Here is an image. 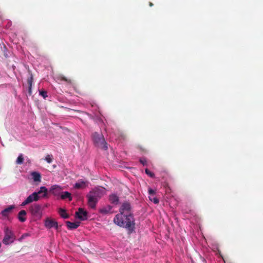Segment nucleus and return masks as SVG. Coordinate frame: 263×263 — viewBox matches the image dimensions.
I'll return each instance as SVG.
<instances>
[{
    "label": "nucleus",
    "mask_w": 263,
    "mask_h": 263,
    "mask_svg": "<svg viewBox=\"0 0 263 263\" xmlns=\"http://www.w3.org/2000/svg\"><path fill=\"white\" fill-rule=\"evenodd\" d=\"M117 225L125 228L129 231L135 228V220L132 211L130 204L128 202H124L120 208V213L116 215L114 219Z\"/></svg>",
    "instance_id": "nucleus-1"
},
{
    "label": "nucleus",
    "mask_w": 263,
    "mask_h": 263,
    "mask_svg": "<svg viewBox=\"0 0 263 263\" xmlns=\"http://www.w3.org/2000/svg\"><path fill=\"white\" fill-rule=\"evenodd\" d=\"M103 194V190L102 189H97L89 192L87 195L88 205L91 209H95L97 203Z\"/></svg>",
    "instance_id": "nucleus-2"
},
{
    "label": "nucleus",
    "mask_w": 263,
    "mask_h": 263,
    "mask_svg": "<svg viewBox=\"0 0 263 263\" xmlns=\"http://www.w3.org/2000/svg\"><path fill=\"white\" fill-rule=\"evenodd\" d=\"M92 138L96 146L103 150H107L108 149V144L105 141L102 133H93L92 134Z\"/></svg>",
    "instance_id": "nucleus-3"
},
{
    "label": "nucleus",
    "mask_w": 263,
    "mask_h": 263,
    "mask_svg": "<svg viewBox=\"0 0 263 263\" xmlns=\"http://www.w3.org/2000/svg\"><path fill=\"white\" fill-rule=\"evenodd\" d=\"M48 192L47 189L45 186H42L40 188V191L38 192H34L30 195H29L26 199L21 204L22 206H24L26 204H28L32 201H36L39 200L40 197L39 195L44 193L43 197H45L47 196Z\"/></svg>",
    "instance_id": "nucleus-4"
},
{
    "label": "nucleus",
    "mask_w": 263,
    "mask_h": 263,
    "mask_svg": "<svg viewBox=\"0 0 263 263\" xmlns=\"http://www.w3.org/2000/svg\"><path fill=\"white\" fill-rule=\"evenodd\" d=\"M4 237L3 239V243L6 245L13 243L15 240L16 237L13 232L8 227L5 228Z\"/></svg>",
    "instance_id": "nucleus-5"
},
{
    "label": "nucleus",
    "mask_w": 263,
    "mask_h": 263,
    "mask_svg": "<svg viewBox=\"0 0 263 263\" xmlns=\"http://www.w3.org/2000/svg\"><path fill=\"white\" fill-rule=\"evenodd\" d=\"M30 211L32 215L40 218L42 216L41 206L37 204H34L30 207Z\"/></svg>",
    "instance_id": "nucleus-6"
},
{
    "label": "nucleus",
    "mask_w": 263,
    "mask_h": 263,
    "mask_svg": "<svg viewBox=\"0 0 263 263\" xmlns=\"http://www.w3.org/2000/svg\"><path fill=\"white\" fill-rule=\"evenodd\" d=\"M88 213L82 208H79L78 211L76 212V217L81 220H85L87 219Z\"/></svg>",
    "instance_id": "nucleus-7"
},
{
    "label": "nucleus",
    "mask_w": 263,
    "mask_h": 263,
    "mask_svg": "<svg viewBox=\"0 0 263 263\" xmlns=\"http://www.w3.org/2000/svg\"><path fill=\"white\" fill-rule=\"evenodd\" d=\"M45 226L48 229L54 228L57 230H58L59 228L58 222L50 218L46 219L45 222Z\"/></svg>",
    "instance_id": "nucleus-8"
},
{
    "label": "nucleus",
    "mask_w": 263,
    "mask_h": 263,
    "mask_svg": "<svg viewBox=\"0 0 263 263\" xmlns=\"http://www.w3.org/2000/svg\"><path fill=\"white\" fill-rule=\"evenodd\" d=\"M14 208V205H10L8 208H6L3 211H2L1 213L2 216L1 218L3 219H6V218H8L10 213L12 212Z\"/></svg>",
    "instance_id": "nucleus-9"
},
{
    "label": "nucleus",
    "mask_w": 263,
    "mask_h": 263,
    "mask_svg": "<svg viewBox=\"0 0 263 263\" xmlns=\"http://www.w3.org/2000/svg\"><path fill=\"white\" fill-rule=\"evenodd\" d=\"M62 187L58 185H52L50 189V193L53 194L54 195H58L61 192Z\"/></svg>",
    "instance_id": "nucleus-10"
},
{
    "label": "nucleus",
    "mask_w": 263,
    "mask_h": 263,
    "mask_svg": "<svg viewBox=\"0 0 263 263\" xmlns=\"http://www.w3.org/2000/svg\"><path fill=\"white\" fill-rule=\"evenodd\" d=\"M67 227L69 230H73L78 228L80 224V222L77 221L72 222L69 221L66 222Z\"/></svg>",
    "instance_id": "nucleus-11"
},
{
    "label": "nucleus",
    "mask_w": 263,
    "mask_h": 263,
    "mask_svg": "<svg viewBox=\"0 0 263 263\" xmlns=\"http://www.w3.org/2000/svg\"><path fill=\"white\" fill-rule=\"evenodd\" d=\"M33 78L31 74L30 76L27 79V83L28 85V94L30 96L32 95V86L33 83Z\"/></svg>",
    "instance_id": "nucleus-12"
},
{
    "label": "nucleus",
    "mask_w": 263,
    "mask_h": 263,
    "mask_svg": "<svg viewBox=\"0 0 263 263\" xmlns=\"http://www.w3.org/2000/svg\"><path fill=\"white\" fill-rule=\"evenodd\" d=\"M31 175L34 180L35 182H40L41 179V174L36 172H33L31 173Z\"/></svg>",
    "instance_id": "nucleus-13"
},
{
    "label": "nucleus",
    "mask_w": 263,
    "mask_h": 263,
    "mask_svg": "<svg viewBox=\"0 0 263 263\" xmlns=\"http://www.w3.org/2000/svg\"><path fill=\"white\" fill-rule=\"evenodd\" d=\"M111 209H112V206L108 205L103 207L102 208L100 209L99 212H100V213H101L102 214H106L110 213Z\"/></svg>",
    "instance_id": "nucleus-14"
},
{
    "label": "nucleus",
    "mask_w": 263,
    "mask_h": 263,
    "mask_svg": "<svg viewBox=\"0 0 263 263\" xmlns=\"http://www.w3.org/2000/svg\"><path fill=\"white\" fill-rule=\"evenodd\" d=\"M86 186V182L79 180L77 182H76L74 185V187L76 189H80L84 188Z\"/></svg>",
    "instance_id": "nucleus-15"
},
{
    "label": "nucleus",
    "mask_w": 263,
    "mask_h": 263,
    "mask_svg": "<svg viewBox=\"0 0 263 263\" xmlns=\"http://www.w3.org/2000/svg\"><path fill=\"white\" fill-rule=\"evenodd\" d=\"M109 200L111 203L114 204H117L119 201V197L115 194L110 195Z\"/></svg>",
    "instance_id": "nucleus-16"
},
{
    "label": "nucleus",
    "mask_w": 263,
    "mask_h": 263,
    "mask_svg": "<svg viewBox=\"0 0 263 263\" xmlns=\"http://www.w3.org/2000/svg\"><path fill=\"white\" fill-rule=\"evenodd\" d=\"M26 215V212L25 210H21L18 214V218L21 222H24L26 218L25 217Z\"/></svg>",
    "instance_id": "nucleus-17"
},
{
    "label": "nucleus",
    "mask_w": 263,
    "mask_h": 263,
    "mask_svg": "<svg viewBox=\"0 0 263 263\" xmlns=\"http://www.w3.org/2000/svg\"><path fill=\"white\" fill-rule=\"evenodd\" d=\"M61 198L62 199H65L66 198L68 199L69 201H71L72 198L71 196V194L68 192H62Z\"/></svg>",
    "instance_id": "nucleus-18"
},
{
    "label": "nucleus",
    "mask_w": 263,
    "mask_h": 263,
    "mask_svg": "<svg viewBox=\"0 0 263 263\" xmlns=\"http://www.w3.org/2000/svg\"><path fill=\"white\" fill-rule=\"evenodd\" d=\"M59 213L60 216L64 219L69 218V215L66 213V211L63 209L60 208L59 210Z\"/></svg>",
    "instance_id": "nucleus-19"
},
{
    "label": "nucleus",
    "mask_w": 263,
    "mask_h": 263,
    "mask_svg": "<svg viewBox=\"0 0 263 263\" xmlns=\"http://www.w3.org/2000/svg\"><path fill=\"white\" fill-rule=\"evenodd\" d=\"M59 79L61 81H64L69 84H71L72 83V81L70 79H68L63 75L60 76L59 77Z\"/></svg>",
    "instance_id": "nucleus-20"
},
{
    "label": "nucleus",
    "mask_w": 263,
    "mask_h": 263,
    "mask_svg": "<svg viewBox=\"0 0 263 263\" xmlns=\"http://www.w3.org/2000/svg\"><path fill=\"white\" fill-rule=\"evenodd\" d=\"M149 200L153 202L155 204H158L159 203V199L154 196H149Z\"/></svg>",
    "instance_id": "nucleus-21"
},
{
    "label": "nucleus",
    "mask_w": 263,
    "mask_h": 263,
    "mask_svg": "<svg viewBox=\"0 0 263 263\" xmlns=\"http://www.w3.org/2000/svg\"><path fill=\"white\" fill-rule=\"evenodd\" d=\"M53 156L50 155H47L45 158V160L48 163H51L53 161Z\"/></svg>",
    "instance_id": "nucleus-22"
},
{
    "label": "nucleus",
    "mask_w": 263,
    "mask_h": 263,
    "mask_svg": "<svg viewBox=\"0 0 263 263\" xmlns=\"http://www.w3.org/2000/svg\"><path fill=\"white\" fill-rule=\"evenodd\" d=\"M23 161H24L23 155V154H21L17 157L16 161V163L17 164H21L23 163Z\"/></svg>",
    "instance_id": "nucleus-23"
},
{
    "label": "nucleus",
    "mask_w": 263,
    "mask_h": 263,
    "mask_svg": "<svg viewBox=\"0 0 263 263\" xmlns=\"http://www.w3.org/2000/svg\"><path fill=\"white\" fill-rule=\"evenodd\" d=\"M39 93L41 96H42L44 99H46L47 97V92L44 90H39Z\"/></svg>",
    "instance_id": "nucleus-24"
},
{
    "label": "nucleus",
    "mask_w": 263,
    "mask_h": 263,
    "mask_svg": "<svg viewBox=\"0 0 263 263\" xmlns=\"http://www.w3.org/2000/svg\"><path fill=\"white\" fill-rule=\"evenodd\" d=\"M145 173L151 177H154L155 175L153 173L151 172L148 169L146 168L145 170Z\"/></svg>",
    "instance_id": "nucleus-25"
},
{
    "label": "nucleus",
    "mask_w": 263,
    "mask_h": 263,
    "mask_svg": "<svg viewBox=\"0 0 263 263\" xmlns=\"http://www.w3.org/2000/svg\"><path fill=\"white\" fill-rule=\"evenodd\" d=\"M148 192L149 196H154V195H155V194H156L155 191L153 190L151 188L148 189Z\"/></svg>",
    "instance_id": "nucleus-26"
},
{
    "label": "nucleus",
    "mask_w": 263,
    "mask_h": 263,
    "mask_svg": "<svg viewBox=\"0 0 263 263\" xmlns=\"http://www.w3.org/2000/svg\"><path fill=\"white\" fill-rule=\"evenodd\" d=\"M140 162L143 165H145L147 164L146 160L144 158L140 159Z\"/></svg>",
    "instance_id": "nucleus-27"
},
{
    "label": "nucleus",
    "mask_w": 263,
    "mask_h": 263,
    "mask_svg": "<svg viewBox=\"0 0 263 263\" xmlns=\"http://www.w3.org/2000/svg\"><path fill=\"white\" fill-rule=\"evenodd\" d=\"M149 5L150 7H152V6H153V4L152 3H151V2H149Z\"/></svg>",
    "instance_id": "nucleus-28"
}]
</instances>
